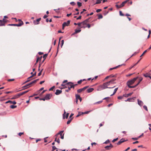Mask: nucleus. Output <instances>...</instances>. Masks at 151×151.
Segmentation results:
<instances>
[{
    "label": "nucleus",
    "mask_w": 151,
    "mask_h": 151,
    "mask_svg": "<svg viewBox=\"0 0 151 151\" xmlns=\"http://www.w3.org/2000/svg\"><path fill=\"white\" fill-rule=\"evenodd\" d=\"M118 89V88H115L114 90V91L113 93L112 94H111V96H113V95H114V94H115V93L116 92Z\"/></svg>",
    "instance_id": "4be33fe9"
},
{
    "label": "nucleus",
    "mask_w": 151,
    "mask_h": 151,
    "mask_svg": "<svg viewBox=\"0 0 151 151\" xmlns=\"http://www.w3.org/2000/svg\"><path fill=\"white\" fill-rule=\"evenodd\" d=\"M9 103H10V104H16L17 102L15 101H8L6 102V103L7 104Z\"/></svg>",
    "instance_id": "dca6fc26"
},
{
    "label": "nucleus",
    "mask_w": 151,
    "mask_h": 151,
    "mask_svg": "<svg viewBox=\"0 0 151 151\" xmlns=\"http://www.w3.org/2000/svg\"><path fill=\"white\" fill-rule=\"evenodd\" d=\"M128 87L130 88H134L136 87V86H129Z\"/></svg>",
    "instance_id": "052dcab7"
},
{
    "label": "nucleus",
    "mask_w": 151,
    "mask_h": 151,
    "mask_svg": "<svg viewBox=\"0 0 151 151\" xmlns=\"http://www.w3.org/2000/svg\"><path fill=\"white\" fill-rule=\"evenodd\" d=\"M47 55V54H45V55H43V58H44V59H45H45L46 58Z\"/></svg>",
    "instance_id": "2f4dec72"
},
{
    "label": "nucleus",
    "mask_w": 151,
    "mask_h": 151,
    "mask_svg": "<svg viewBox=\"0 0 151 151\" xmlns=\"http://www.w3.org/2000/svg\"><path fill=\"white\" fill-rule=\"evenodd\" d=\"M115 6L117 9H119V8H121V7H120V5H119L117 4H116Z\"/></svg>",
    "instance_id": "a18cd8bd"
},
{
    "label": "nucleus",
    "mask_w": 151,
    "mask_h": 151,
    "mask_svg": "<svg viewBox=\"0 0 151 151\" xmlns=\"http://www.w3.org/2000/svg\"><path fill=\"white\" fill-rule=\"evenodd\" d=\"M102 101H100L95 103L94 104H97L101 103L102 102Z\"/></svg>",
    "instance_id": "e433bc0d"
},
{
    "label": "nucleus",
    "mask_w": 151,
    "mask_h": 151,
    "mask_svg": "<svg viewBox=\"0 0 151 151\" xmlns=\"http://www.w3.org/2000/svg\"><path fill=\"white\" fill-rule=\"evenodd\" d=\"M110 142V141L109 139H107L105 142L104 143L105 144H107L108 143Z\"/></svg>",
    "instance_id": "a19ab883"
},
{
    "label": "nucleus",
    "mask_w": 151,
    "mask_h": 151,
    "mask_svg": "<svg viewBox=\"0 0 151 151\" xmlns=\"http://www.w3.org/2000/svg\"><path fill=\"white\" fill-rule=\"evenodd\" d=\"M142 80V78L140 77L139 78V81H138V83H139Z\"/></svg>",
    "instance_id": "09e8293b"
},
{
    "label": "nucleus",
    "mask_w": 151,
    "mask_h": 151,
    "mask_svg": "<svg viewBox=\"0 0 151 151\" xmlns=\"http://www.w3.org/2000/svg\"><path fill=\"white\" fill-rule=\"evenodd\" d=\"M70 20H68L67 22H64L63 24V25L65 27L66 26H68L70 24Z\"/></svg>",
    "instance_id": "1a4fd4ad"
},
{
    "label": "nucleus",
    "mask_w": 151,
    "mask_h": 151,
    "mask_svg": "<svg viewBox=\"0 0 151 151\" xmlns=\"http://www.w3.org/2000/svg\"><path fill=\"white\" fill-rule=\"evenodd\" d=\"M73 119V118H69L68 119V120L67 122V124H69L70 122H71V121L72 120V119Z\"/></svg>",
    "instance_id": "412c9836"
},
{
    "label": "nucleus",
    "mask_w": 151,
    "mask_h": 151,
    "mask_svg": "<svg viewBox=\"0 0 151 151\" xmlns=\"http://www.w3.org/2000/svg\"><path fill=\"white\" fill-rule=\"evenodd\" d=\"M98 19H101L103 18V16L102 15V14H99V15L98 14Z\"/></svg>",
    "instance_id": "393cba45"
},
{
    "label": "nucleus",
    "mask_w": 151,
    "mask_h": 151,
    "mask_svg": "<svg viewBox=\"0 0 151 151\" xmlns=\"http://www.w3.org/2000/svg\"><path fill=\"white\" fill-rule=\"evenodd\" d=\"M24 134L23 132H19L18 134V135L19 136H21V135Z\"/></svg>",
    "instance_id": "338daca9"
},
{
    "label": "nucleus",
    "mask_w": 151,
    "mask_h": 151,
    "mask_svg": "<svg viewBox=\"0 0 151 151\" xmlns=\"http://www.w3.org/2000/svg\"><path fill=\"white\" fill-rule=\"evenodd\" d=\"M97 1H96V3L94 4H100L101 3V1L100 0H96Z\"/></svg>",
    "instance_id": "7c9ffc66"
},
{
    "label": "nucleus",
    "mask_w": 151,
    "mask_h": 151,
    "mask_svg": "<svg viewBox=\"0 0 151 151\" xmlns=\"http://www.w3.org/2000/svg\"><path fill=\"white\" fill-rule=\"evenodd\" d=\"M147 51V50H145L144 52H143V53L142 54V55L140 56V57H141L142 56H143V55L145 53H146Z\"/></svg>",
    "instance_id": "8fccbe9b"
},
{
    "label": "nucleus",
    "mask_w": 151,
    "mask_h": 151,
    "mask_svg": "<svg viewBox=\"0 0 151 151\" xmlns=\"http://www.w3.org/2000/svg\"><path fill=\"white\" fill-rule=\"evenodd\" d=\"M62 92V91L61 90H59L58 89H57L56 90V92L55 93V94L56 95H59Z\"/></svg>",
    "instance_id": "9b49d317"
},
{
    "label": "nucleus",
    "mask_w": 151,
    "mask_h": 151,
    "mask_svg": "<svg viewBox=\"0 0 151 151\" xmlns=\"http://www.w3.org/2000/svg\"><path fill=\"white\" fill-rule=\"evenodd\" d=\"M124 65V64H122V65H119L117 66H116V67H113V68H111L109 69V70H113V69H116V68H118V67H119L120 66L123 65Z\"/></svg>",
    "instance_id": "f3484780"
},
{
    "label": "nucleus",
    "mask_w": 151,
    "mask_h": 151,
    "mask_svg": "<svg viewBox=\"0 0 151 151\" xmlns=\"http://www.w3.org/2000/svg\"><path fill=\"white\" fill-rule=\"evenodd\" d=\"M149 74L148 73H146L143 74V76L145 77H149Z\"/></svg>",
    "instance_id": "c85d7f7f"
},
{
    "label": "nucleus",
    "mask_w": 151,
    "mask_h": 151,
    "mask_svg": "<svg viewBox=\"0 0 151 151\" xmlns=\"http://www.w3.org/2000/svg\"><path fill=\"white\" fill-rule=\"evenodd\" d=\"M83 81V80H81L78 81V83L79 84L81 83Z\"/></svg>",
    "instance_id": "6e6d98bb"
},
{
    "label": "nucleus",
    "mask_w": 151,
    "mask_h": 151,
    "mask_svg": "<svg viewBox=\"0 0 151 151\" xmlns=\"http://www.w3.org/2000/svg\"><path fill=\"white\" fill-rule=\"evenodd\" d=\"M133 93V92L131 93L127 94H125L123 95V96L125 97H127L129 96H131Z\"/></svg>",
    "instance_id": "a211bd4d"
},
{
    "label": "nucleus",
    "mask_w": 151,
    "mask_h": 151,
    "mask_svg": "<svg viewBox=\"0 0 151 151\" xmlns=\"http://www.w3.org/2000/svg\"><path fill=\"white\" fill-rule=\"evenodd\" d=\"M38 80H39V79H37L34 80L32 81H33V83H36V82Z\"/></svg>",
    "instance_id": "13d9d810"
},
{
    "label": "nucleus",
    "mask_w": 151,
    "mask_h": 151,
    "mask_svg": "<svg viewBox=\"0 0 151 151\" xmlns=\"http://www.w3.org/2000/svg\"><path fill=\"white\" fill-rule=\"evenodd\" d=\"M23 24L22 21H21L18 24H9L8 25V26H16L17 27H20Z\"/></svg>",
    "instance_id": "20e7f679"
},
{
    "label": "nucleus",
    "mask_w": 151,
    "mask_h": 151,
    "mask_svg": "<svg viewBox=\"0 0 151 151\" xmlns=\"http://www.w3.org/2000/svg\"><path fill=\"white\" fill-rule=\"evenodd\" d=\"M101 11V9H97L96 10V12L97 13H99V12H100V11Z\"/></svg>",
    "instance_id": "603ef678"
},
{
    "label": "nucleus",
    "mask_w": 151,
    "mask_h": 151,
    "mask_svg": "<svg viewBox=\"0 0 151 151\" xmlns=\"http://www.w3.org/2000/svg\"><path fill=\"white\" fill-rule=\"evenodd\" d=\"M73 83L72 82H69L68 83L66 84L67 85H69L70 86V87L68 86V89L66 90L65 91L66 92H68L69 91L70 89L71 88H74V85H72V84H73Z\"/></svg>",
    "instance_id": "7ed1b4c3"
},
{
    "label": "nucleus",
    "mask_w": 151,
    "mask_h": 151,
    "mask_svg": "<svg viewBox=\"0 0 151 151\" xmlns=\"http://www.w3.org/2000/svg\"><path fill=\"white\" fill-rule=\"evenodd\" d=\"M81 24H83V25H84L85 24H86V22H85V21H84L81 22Z\"/></svg>",
    "instance_id": "c03bdc74"
},
{
    "label": "nucleus",
    "mask_w": 151,
    "mask_h": 151,
    "mask_svg": "<svg viewBox=\"0 0 151 151\" xmlns=\"http://www.w3.org/2000/svg\"><path fill=\"white\" fill-rule=\"evenodd\" d=\"M77 4L79 7H81L82 6V3L81 2H78Z\"/></svg>",
    "instance_id": "c756f323"
},
{
    "label": "nucleus",
    "mask_w": 151,
    "mask_h": 151,
    "mask_svg": "<svg viewBox=\"0 0 151 151\" xmlns=\"http://www.w3.org/2000/svg\"><path fill=\"white\" fill-rule=\"evenodd\" d=\"M52 95L50 94H47L45 96V99L46 100H49L50 99Z\"/></svg>",
    "instance_id": "0eeeda50"
},
{
    "label": "nucleus",
    "mask_w": 151,
    "mask_h": 151,
    "mask_svg": "<svg viewBox=\"0 0 151 151\" xmlns=\"http://www.w3.org/2000/svg\"><path fill=\"white\" fill-rule=\"evenodd\" d=\"M116 79H111L110 81H109V82L110 83H114V81H115Z\"/></svg>",
    "instance_id": "a878e982"
},
{
    "label": "nucleus",
    "mask_w": 151,
    "mask_h": 151,
    "mask_svg": "<svg viewBox=\"0 0 151 151\" xmlns=\"http://www.w3.org/2000/svg\"><path fill=\"white\" fill-rule=\"evenodd\" d=\"M90 111H85L84 112H82V114H87L89 113V112Z\"/></svg>",
    "instance_id": "4c0bfd02"
},
{
    "label": "nucleus",
    "mask_w": 151,
    "mask_h": 151,
    "mask_svg": "<svg viewBox=\"0 0 151 151\" xmlns=\"http://www.w3.org/2000/svg\"><path fill=\"white\" fill-rule=\"evenodd\" d=\"M109 146V147H110V148H113V145H112L111 144V143H110V145Z\"/></svg>",
    "instance_id": "774afa93"
},
{
    "label": "nucleus",
    "mask_w": 151,
    "mask_h": 151,
    "mask_svg": "<svg viewBox=\"0 0 151 151\" xmlns=\"http://www.w3.org/2000/svg\"><path fill=\"white\" fill-rule=\"evenodd\" d=\"M64 131H61L58 133V134H60V136L62 135V134L63 132Z\"/></svg>",
    "instance_id": "c9c22d12"
},
{
    "label": "nucleus",
    "mask_w": 151,
    "mask_h": 151,
    "mask_svg": "<svg viewBox=\"0 0 151 151\" xmlns=\"http://www.w3.org/2000/svg\"><path fill=\"white\" fill-rule=\"evenodd\" d=\"M29 91V90H27V91L23 92L22 93H19V95L21 96L22 95H23L24 94L26 93H27Z\"/></svg>",
    "instance_id": "aec40b11"
},
{
    "label": "nucleus",
    "mask_w": 151,
    "mask_h": 151,
    "mask_svg": "<svg viewBox=\"0 0 151 151\" xmlns=\"http://www.w3.org/2000/svg\"><path fill=\"white\" fill-rule=\"evenodd\" d=\"M94 90V89L93 88H88L87 90L88 93H89L92 92Z\"/></svg>",
    "instance_id": "6ab92c4d"
},
{
    "label": "nucleus",
    "mask_w": 151,
    "mask_h": 151,
    "mask_svg": "<svg viewBox=\"0 0 151 151\" xmlns=\"http://www.w3.org/2000/svg\"><path fill=\"white\" fill-rule=\"evenodd\" d=\"M69 113H67L66 115L65 118L66 119H67L68 117V116H69Z\"/></svg>",
    "instance_id": "0e129e2a"
},
{
    "label": "nucleus",
    "mask_w": 151,
    "mask_h": 151,
    "mask_svg": "<svg viewBox=\"0 0 151 151\" xmlns=\"http://www.w3.org/2000/svg\"><path fill=\"white\" fill-rule=\"evenodd\" d=\"M30 81V80H29V79L27 78V80L23 84H24L29 81Z\"/></svg>",
    "instance_id": "37998d69"
},
{
    "label": "nucleus",
    "mask_w": 151,
    "mask_h": 151,
    "mask_svg": "<svg viewBox=\"0 0 151 151\" xmlns=\"http://www.w3.org/2000/svg\"><path fill=\"white\" fill-rule=\"evenodd\" d=\"M66 112L65 111V110H64V112L63 115V119H65V115L66 114Z\"/></svg>",
    "instance_id": "b1692460"
},
{
    "label": "nucleus",
    "mask_w": 151,
    "mask_h": 151,
    "mask_svg": "<svg viewBox=\"0 0 151 151\" xmlns=\"http://www.w3.org/2000/svg\"><path fill=\"white\" fill-rule=\"evenodd\" d=\"M82 114V113H81V112H79L78 114L76 116V117H78L80 115H81Z\"/></svg>",
    "instance_id": "3c124183"
},
{
    "label": "nucleus",
    "mask_w": 151,
    "mask_h": 151,
    "mask_svg": "<svg viewBox=\"0 0 151 151\" xmlns=\"http://www.w3.org/2000/svg\"><path fill=\"white\" fill-rule=\"evenodd\" d=\"M5 23H3L0 22V26H5Z\"/></svg>",
    "instance_id": "69168bd1"
},
{
    "label": "nucleus",
    "mask_w": 151,
    "mask_h": 151,
    "mask_svg": "<svg viewBox=\"0 0 151 151\" xmlns=\"http://www.w3.org/2000/svg\"><path fill=\"white\" fill-rule=\"evenodd\" d=\"M129 0H127L126 1H125L123 2H122V3L120 5V7H121L124 6L125 5V4L127 3L128 1H129Z\"/></svg>",
    "instance_id": "4468645a"
},
{
    "label": "nucleus",
    "mask_w": 151,
    "mask_h": 151,
    "mask_svg": "<svg viewBox=\"0 0 151 151\" xmlns=\"http://www.w3.org/2000/svg\"><path fill=\"white\" fill-rule=\"evenodd\" d=\"M33 81L30 82V83L26 84L25 85L23 86L22 88H23V89H25V88H27L28 87H30L33 84Z\"/></svg>",
    "instance_id": "39448f33"
},
{
    "label": "nucleus",
    "mask_w": 151,
    "mask_h": 151,
    "mask_svg": "<svg viewBox=\"0 0 151 151\" xmlns=\"http://www.w3.org/2000/svg\"><path fill=\"white\" fill-rule=\"evenodd\" d=\"M43 70V69H42L41 70L40 72L38 73V76H40L41 74V73H42V71Z\"/></svg>",
    "instance_id": "58836bf2"
},
{
    "label": "nucleus",
    "mask_w": 151,
    "mask_h": 151,
    "mask_svg": "<svg viewBox=\"0 0 151 151\" xmlns=\"http://www.w3.org/2000/svg\"><path fill=\"white\" fill-rule=\"evenodd\" d=\"M81 31V29H76L75 30V32L76 33H78V32H80Z\"/></svg>",
    "instance_id": "473e14b6"
},
{
    "label": "nucleus",
    "mask_w": 151,
    "mask_h": 151,
    "mask_svg": "<svg viewBox=\"0 0 151 151\" xmlns=\"http://www.w3.org/2000/svg\"><path fill=\"white\" fill-rule=\"evenodd\" d=\"M14 79H8L7 81H8L9 82V81H14Z\"/></svg>",
    "instance_id": "de8ad7c7"
},
{
    "label": "nucleus",
    "mask_w": 151,
    "mask_h": 151,
    "mask_svg": "<svg viewBox=\"0 0 151 151\" xmlns=\"http://www.w3.org/2000/svg\"><path fill=\"white\" fill-rule=\"evenodd\" d=\"M119 14L121 16H124V14H123L122 13V11H119Z\"/></svg>",
    "instance_id": "ea45409f"
},
{
    "label": "nucleus",
    "mask_w": 151,
    "mask_h": 151,
    "mask_svg": "<svg viewBox=\"0 0 151 151\" xmlns=\"http://www.w3.org/2000/svg\"><path fill=\"white\" fill-rule=\"evenodd\" d=\"M115 86L112 87H107V85L105 83H104L102 85L99 86L97 88V91H100L104 89L107 88H114Z\"/></svg>",
    "instance_id": "f257e3e1"
},
{
    "label": "nucleus",
    "mask_w": 151,
    "mask_h": 151,
    "mask_svg": "<svg viewBox=\"0 0 151 151\" xmlns=\"http://www.w3.org/2000/svg\"><path fill=\"white\" fill-rule=\"evenodd\" d=\"M116 75H109V76L110 78H112V77H116Z\"/></svg>",
    "instance_id": "f704fd0d"
},
{
    "label": "nucleus",
    "mask_w": 151,
    "mask_h": 151,
    "mask_svg": "<svg viewBox=\"0 0 151 151\" xmlns=\"http://www.w3.org/2000/svg\"><path fill=\"white\" fill-rule=\"evenodd\" d=\"M132 139H133V140H137L138 139V137H132Z\"/></svg>",
    "instance_id": "5fc2aeb1"
},
{
    "label": "nucleus",
    "mask_w": 151,
    "mask_h": 151,
    "mask_svg": "<svg viewBox=\"0 0 151 151\" xmlns=\"http://www.w3.org/2000/svg\"><path fill=\"white\" fill-rule=\"evenodd\" d=\"M17 106H14V105H11L10 106V108L12 109H14L15 108H16L17 107Z\"/></svg>",
    "instance_id": "cd10ccee"
},
{
    "label": "nucleus",
    "mask_w": 151,
    "mask_h": 151,
    "mask_svg": "<svg viewBox=\"0 0 151 151\" xmlns=\"http://www.w3.org/2000/svg\"><path fill=\"white\" fill-rule=\"evenodd\" d=\"M20 96L19 95V93L15 95L14 96L11 98V99H17L20 97Z\"/></svg>",
    "instance_id": "9d476101"
},
{
    "label": "nucleus",
    "mask_w": 151,
    "mask_h": 151,
    "mask_svg": "<svg viewBox=\"0 0 151 151\" xmlns=\"http://www.w3.org/2000/svg\"><path fill=\"white\" fill-rule=\"evenodd\" d=\"M88 87V86H86L82 88L79 89L77 90V92L78 93H81V92L83 91H84L85 89H86Z\"/></svg>",
    "instance_id": "423d86ee"
},
{
    "label": "nucleus",
    "mask_w": 151,
    "mask_h": 151,
    "mask_svg": "<svg viewBox=\"0 0 151 151\" xmlns=\"http://www.w3.org/2000/svg\"><path fill=\"white\" fill-rule=\"evenodd\" d=\"M40 100H43L44 101H45V100H46V99H45V97H44V98H40Z\"/></svg>",
    "instance_id": "e2e57ef3"
},
{
    "label": "nucleus",
    "mask_w": 151,
    "mask_h": 151,
    "mask_svg": "<svg viewBox=\"0 0 151 151\" xmlns=\"http://www.w3.org/2000/svg\"><path fill=\"white\" fill-rule=\"evenodd\" d=\"M70 4L72 5L73 6L75 4V2H74L72 1V2H71L70 3Z\"/></svg>",
    "instance_id": "680f3d73"
},
{
    "label": "nucleus",
    "mask_w": 151,
    "mask_h": 151,
    "mask_svg": "<svg viewBox=\"0 0 151 151\" xmlns=\"http://www.w3.org/2000/svg\"><path fill=\"white\" fill-rule=\"evenodd\" d=\"M61 47H62L63 45L64 44V41L63 40H61Z\"/></svg>",
    "instance_id": "4d7b16f0"
},
{
    "label": "nucleus",
    "mask_w": 151,
    "mask_h": 151,
    "mask_svg": "<svg viewBox=\"0 0 151 151\" xmlns=\"http://www.w3.org/2000/svg\"><path fill=\"white\" fill-rule=\"evenodd\" d=\"M135 98V97L133 98H129L125 100V101H129V102H133L134 101V99Z\"/></svg>",
    "instance_id": "6e6552de"
},
{
    "label": "nucleus",
    "mask_w": 151,
    "mask_h": 151,
    "mask_svg": "<svg viewBox=\"0 0 151 151\" xmlns=\"http://www.w3.org/2000/svg\"><path fill=\"white\" fill-rule=\"evenodd\" d=\"M105 148L106 150H109L111 148H110V147H109V145H107L106 146L104 147Z\"/></svg>",
    "instance_id": "bb28decb"
},
{
    "label": "nucleus",
    "mask_w": 151,
    "mask_h": 151,
    "mask_svg": "<svg viewBox=\"0 0 151 151\" xmlns=\"http://www.w3.org/2000/svg\"><path fill=\"white\" fill-rule=\"evenodd\" d=\"M41 18H39L37 19L36 20V21L34 20V23L35 24H39L38 22H39L41 20Z\"/></svg>",
    "instance_id": "ddd939ff"
},
{
    "label": "nucleus",
    "mask_w": 151,
    "mask_h": 151,
    "mask_svg": "<svg viewBox=\"0 0 151 151\" xmlns=\"http://www.w3.org/2000/svg\"><path fill=\"white\" fill-rule=\"evenodd\" d=\"M124 141L125 140H124V139L122 138L121 139L120 141L117 143L116 144L117 145H120L122 143L124 142Z\"/></svg>",
    "instance_id": "f8f14e48"
},
{
    "label": "nucleus",
    "mask_w": 151,
    "mask_h": 151,
    "mask_svg": "<svg viewBox=\"0 0 151 151\" xmlns=\"http://www.w3.org/2000/svg\"><path fill=\"white\" fill-rule=\"evenodd\" d=\"M118 139V138H115V139H113V140L112 141V142H115V141L117 140Z\"/></svg>",
    "instance_id": "bf43d9fd"
},
{
    "label": "nucleus",
    "mask_w": 151,
    "mask_h": 151,
    "mask_svg": "<svg viewBox=\"0 0 151 151\" xmlns=\"http://www.w3.org/2000/svg\"><path fill=\"white\" fill-rule=\"evenodd\" d=\"M105 83L106 84V85H107V87H108V86H109V85L110 84V83L109 82H106Z\"/></svg>",
    "instance_id": "864d4df0"
},
{
    "label": "nucleus",
    "mask_w": 151,
    "mask_h": 151,
    "mask_svg": "<svg viewBox=\"0 0 151 151\" xmlns=\"http://www.w3.org/2000/svg\"><path fill=\"white\" fill-rule=\"evenodd\" d=\"M138 104L140 106H142L143 105V103L142 101L141 100H139V99H137Z\"/></svg>",
    "instance_id": "2eb2a0df"
},
{
    "label": "nucleus",
    "mask_w": 151,
    "mask_h": 151,
    "mask_svg": "<svg viewBox=\"0 0 151 151\" xmlns=\"http://www.w3.org/2000/svg\"><path fill=\"white\" fill-rule=\"evenodd\" d=\"M139 78L138 77H137L136 78H134L128 81L127 83V85L129 87V86H130V85L132 84L135 81Z\"/></svg>",
    "instance_id": "f03ea898"
},
{
    "label": "nucleus",
    "mask_w": 151,
    "mask_h": 151,
    "mask_svg": "<svg viewBox=\"0 0 151 151\" xmlns=\"http://www.w3.org/2000/svg\"><path fill=\"white\" fill-rule=\"evenodd\" d=\"M76 99L78 100L81 98L80 96L78 94H76Z\"/></svg>",
    "instance_id": "5701e85b"
},
{
    "label": "nucleus",
    "mask_w": 151,
    "mask_h": 151,
    "mask_svg": "<svg viewBox=\"0 0 151 151\" xmlns=\"http://www.w3.org/2000/svg\"><path fill=\"white\" fill-rule=\"evenodd\" d=\"M143 108L147 111V106H145L144 105L143 106Z\"/></svg>",
    "instance_id": "49530a36"
},
{
    "label": "nucleus",
    "mask_w": 151,
    "mask_h": 151,
    "mask_svg": "<svg viewBox=\"0 0 151 151\" xmlns=\"http://www.w3.org/2000/svg\"><path fill=\"white\" fill-rule=\"evenodd\" d=\"M123 96H118L117 98H118V99H122L123 98Z\"/></svg>",
    "instance_id": "79ce46f5"
},
{
    "label": "nucleus",
    "mask_w": 151,
    "mask_h": 151,
    "mask_svg": "<svg viewBox=\"0 0 151 151\" xmlns=\"http://www.w3.org/2000/svg\"><path fill=\"white\" fill-rule=\"evenodd\" d=\"M56 149H57V150H58L57 148L55 146H53L52 147V151H54Z\"/></svg>",
    "instance_id": "72a5a7b5"
}]
</instances>
